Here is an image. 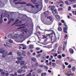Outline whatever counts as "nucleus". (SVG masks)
<instances>
[{
    "label": "nucleus",
    "instance_id": "48",
    "mask_svg": "<svg viewBox=\"0 0 76 76\" xmlns=\"http://www.w3.org/2000/svg\"><path fill=\"white\" fill-rule=\"evenodd\" d=\"M65 3L66 4H68L69 3V2H68V1H65Z\"/></svg>",
    "mask_w": 76,
    "mask_h": 76
},
{
    "label": "nucleus",
    "instance_id": "46",
    "mask_svg": "<svg viewBox=\"0 0 76 76\" xmlns=\"http://www.w3.org/2000/svg\"><path fill=\"white\" fill-rule=\"evenodd\" d=\"M62 66L63 67V69H65V65H64V64H63L62 65Z\"/></svg>",
    "mask_w": 76,
    "mask_h": 76
},
{
    "label": "nucleus",
    "instance_id": "29",
    "mask_svg": "<svg viewBox=\"0 0 76 76\" xmlns=\"http://www.w3.org/2000/svg\"><path fill=\"white\" fill-rule=\"evenodd\" d=\"M23 48H22L23 50H25V49H26V45H24L23 46Z\"/></svg>",
    "mask_w": 76,
    "mask_h": 76
},
{
    "label": "nucleus",
    "instance_id": "64",
    "mask_svg": "<svg viewBox=\"0 0 76 76\" xmlns=\"http://www.w3.org/2000/svg\"><path fill=\"white\" fill-rule=\"evenodd\" d=\"M5 75H6V76H8V75H9V73H6V74H5Z\"/></svg>",
    "mask_w": 76,
    "mask_h": 76
},
{
    "label": "nucleus",
    "instance_id": "61",
    "mask_svg": "<svg viewBox=\"0 0 76 76\" xmlns=\"http://www.w3.org/2000/svg\"><path fill=\"white\" fill-rule=\"evenodd\" d=\"M14 75L15 76H18V75L17 74V72H15V74H14Z\"/></svg>",
    "mask_w": 76,
    "mask_h": 76
},
{
    "label": "nucleus",
    "instance_id": "3",
    "mask_svg": "<svg viewBox=\"0 0 76 76\" xmlns=\"http://www.w3.org/2000/svg\"><path fill=\"white\" fill-rule=\"evenodd\" d=\"M23 37V34L21 33L20 35V40L19 42H22L25 39Z\"/></svg>",
    "mask_w": 76,
    "mask_h": 76
},
{
    "label": "nucleus",
    "instance_id": "25",
    "mask_svg": "<svg viewBox=\"0 0 76 76\" xmlns=\"http://www.w3.org/2000/svg\"><path fill=\"white\" fill-rule=\"evenodd\" d=\"M31 76H35V72H32V75Z\"/></svg>",
    "mask_w": 76,
    "mask_h": 76
},
{
    "label": "nucleus",
    "instance_id": "52",
    "mask_svg": "<svg viewBox=\"0 0 76 76\" xmlns=\"http://www.w3.org/2000/svg\"><path fill=\"white\" fill-rule=\"evenodd\" d=\"M63 50H65V45H64L63 47Z\"/></svg>",
    "mask_w": 76,
    "mask_h": 76
},
{
    "label": "nucleus",
    "instance_id": "9",
    "mask_svg": "<svg viewBox=\"0 0 76 76\" xmlns=\"http://www.w3.org/2000/svg\"><path fill=\"white\" fill-rule=\"evenodd\" d=\"M65 75L66 76H70L71 75L72 76L73 75V74L72 73H70V72L69 71H68L67 72L65 73Z\"/></svg>",
    "mask_w": 76,
    "mask_h": 76
},
{
    "label": "nucleus",
    "instance_id": "40",
    "mask_svg": "<svg viewBox=\"0 0 76 76\" xmlns=\"http://www.w3.org/2000/svg\"><path fill=\"white\" fill-rule=\"evenodd\" d=\"M23 31H24V32H25V33H27V29H23Z\"/></svg>",
    "mask_w": 76,
    "mask_h": 76
},
{
    "label": "nucleus",
    "instance_id": "47",
    "mask_svg": "<svg viewBox=\"0 0 76 76\" xmlns=\"http://www.w3.org/2000/svg\"><path fill=\"white\" fill-rule=\"evenodd\" d=\"M65 65L67 66V65H69V63H68L66 62H65Z\"/></svg>",
    "mask_w": 76,
    "mask_h": 76
},
{
    "label": "nucleus",
    "instance_id": "51",
    "mask_svg": "<svg viewBox=\"0 0 76 76\" xmlns=\"http://www.w3.org/2000/svg\"><path fill=\"white\" fill-rule=\"evenodd\" d=\"M76 0H69V1H71V2H73V1H75Z\"/></svg>",
    "mask_w": 76,
    "mask_h": 76
},
{
    "label": "nucleus",
    "instance_id": "32",
    "mask_svg": "<svg viewBox=\"0 0 76 76\" xmlns=\"http://www.w3.org/2000/svg\"><path fill=\"white\" fill-rule=\"evenodd\" d=\"M41 56V54H38L36 55V57L38 58V57H40Z\"/></svg>",
    "mask_w": 76,
    "mask_h": 76
},
{
    "label": "nucleus",
    "instance_id": "12",
    "mask_svg": "<svg viewBox=\"0 0 76 76\" xmlns=\"http://www.w3.org/2000/svg\"><path fill=\"white\" fill-rule=\"evenodd\" d=\"M69 50L71 54H72L74 53V50H73V49L72 48L69 49Z\"/></svg>",
    "mask_w": 76,
    "mask_h": 76
},
{
    "label": "nucleus",
    "instance_id": "28",
    "mask_svg": "<svg viewBox=\"0 0 76 76\" xmlns=\"http://www.w3.org/2000/svg\"><path fill=\"white\" fill-rule=\"evenodd\" d=\"M37 60V58H35V57H33L32 58V61H36V60Z\"/></svg>",
    "mask_w": 76,
    "mask_h": 76
},
{
    "label": "nucleus",
    "instance_id": "41",
    "mask_svg": "<svg viewBox=\"0 0 76 76\" xmlns=\"http://www.w3.org/2000/svg\"><path fill=\"white\" fill-rule=\"evenodd\" d=\"M9 55H12V52H10L8 54L7 56H9Z\"/></svg>",
    "mask_w": 76,
    "mask_h": 76
},
{
    "label": "nucleus",
    "instance_id": "36",
    "mask_svg": "<svg viewBox=\"0 0 76 76\" xmlns=\"http://www.w3.org/2000/svg\"><path fill=\"white\" fill-rule=\"evenodd\" d=\"M39 67L40 68H42V67H44V65H39Z\"/></svg>",
    "mask_w": 76,
    "mask_h": 76
},
{
    "label": "nucleus",
    "instance_id": "57",
    "mask_svg": "<svg viewBox=\"0 0 76 76\" xmlns=\"http://www.w3.org/2000/svg\"><path fill=\"white\" fill-rule=\"evenodd\" d=\"M73 7L74 8H76V4H75L74 5H73Z\"/></svg>",
    "mask_w": 76,
    "mask_h": 76
},
{
    "label": "nucleus",
    "instance_id": "16",
    "mask_svg": "<svg viewBox=\"0 0 76 76\" xmlns=\"http://www.w3.org/2000/svg\"><path fill=\"white\" fill-rule=\"evenodd\" d=\"M36 67H35V66H34V65H31V69H33L34 70H36Z\"/></svg>",
    "mask_w": 76,
    "mask_h": 76
},
{
    "label": "nucleus",
    "instance_id": "22",
    "mask_svg": "<svg viewBox=\"0 0 76 76\" xmlns=\"http://www.w3.org/2000/svg\"><path fill=\"white\" fill-rule=\"evenodd\" d=\"M56 40H57V39L56 38V36H55L54 37V38L53 39V42H56Z\"/></svg>",
    "mask_w": 76,
    "mask_h": 76
},
{
    "label": "nucleus",
    "instance_id": "8",
    "mask_svg": "<svg viewBox=\"0 0 76 76\" xmlns=\"http://www.w3.org/2000/svg\"><path fill=\"white\" fill-rule=\"evenodd\" d=\"M35 6H36L37 8H38V9H40V10H42V5H39L38 4V3H37V4H35Z\"/></svg>",
    "mask_w": 76,
    "mask_h": 76
},
{
    "label": "nucleus",
    "instance_id": "62",
    "mask_svg": "<svg viewBox=\"0 0 76 76\" xmlns=\"http://www.w3.org/2000/svg\"><path fill=\"white\" fill-rule=\"evenodd\" d=\"M15 63H17V64H19V61H16Z\"/></svg>",
    "mask_w": 76,
    "mask_h": 76
},
{
    "label": "nucleus",
    "instance_id": "14",
    "mask_svg": "<svg viewBox=\"0 0 76 76\" xmlns=\"http://www.w3.org/2000/svg\"><path fill=\"white\" fill-rule=\"evenodd\" d=\"M19 20L18 19H17L14 22V23L12 24L11 26H13V25H15V24H16L18 22V21H19Z\"/></svg>",
    "mask_w": 76,
    "mask_h": 76
},
{
    "label": "nucleus",
    "instance_id": "15",
    "mask_svg": "<svg viewBox=\"0 0 76 76\" xmlns=\"http://www.w3.org/2000/svg\"><path fill=\"white\" fill-rule=\"evenodd\" d=\"M6 45L8 47H12V45L6 42Z\"/></svg>",
    "mask_w": 76,
    "mask_h": 76
},
{
    "label": "nucleus",
    "instance_id": "27",
    "mask_svg": "<svg viewBox=\"0 0 76 76\" xmlns=\"http://www.w3.org/2000/svg\"><path fill=\"white\" fill-rule=\"evenodd\" d=\"M53 55L54 57H57L58 55L57 53H53Z\"/></svg>",
    "mask_w": 76,
    "mask_h": 76
},
{
    "label": "nucleus",
    "instance_id": "21",
    "mask_svg": "<svg viewBox=\"0 0 76 76\" xmlns=\"http://www.w3.org/2000/svg\"><path fill=\"white\" fill-rule=\"evenodd\" d=\"M57 57L58 58H61L62 56L60 55H59L57 56Z\"/></svg>",
    "mask_w": 76,
    "mask_h": 76
},
{
    "label": "nucleus",
    "instance_id": "37",
    "mask_svg": "<svg viewBox=\"0 0 76 76\" xmlns=\"http://www.w3.org/2000/svg\"><path fill=\"white\" fill-rule=\"evenodd\" d=\"M19 4H26V2H23L21 3H20V2H19Z\"/></svg>",
    "mask_w": 76,
    "mask_h": 76
},
{
    "label": "nucleus",
    "instance_id": "43",
    "mask_svg": "<svg viewBox=\"0 0 76 76\" xmlns=\"http://www.w3.org/2000/svg\"><path fill=\"white\" fill-rule=\"evenodd\" d=\"M1 74L2 75H5L6 73H5V72H1Z\"/></svg>",
    "mask_w": 76,
    "mask_h": 76
},
{
    "label": "nucleus",
    "instance_id": "24",
    "mask_svg": "<svg viewBox=\"0 0 76 76\" xmlns=\"http://www.w3.org/2000/svg\"><path fill=\"white\" fill-rule=\"evenodd\" d=\"M58 30L59 31H62V28H61V27H58Z\"/></svg>",
    "mask_w": 76,
    "mask_h": 76
},
{
    "label": "nucleus",
    "instance_id": "42",
    "mask_svg": "<svg viewBox=\"0 0 76 76\" xmlns=\"http://www.w3.org/2000/svg\"><path fill=\"white\" fill-rule=\"evenodd\" d=\"M53 34L51 33L50 34H46V35H47V37L50 36V35H51Z\"/></svg>",
    "mask_w": 76,
    "mask_h": 76
},
{
    "label": "nucleus",
    "instance_id": "35",
    "mask_svg": "<svg viewBox=\"0 0 76 76\" xmlns=\"http://www.w3.org/2000/svg\"><path fill=\"white\" fill-rule=\"evenodd\" d=\"M58 10L59 11H60V10L62 11V10H63V8H62L59 7L58 9Z\"/></svg>",
    "mask_w": 76,
    "mask_h": 76
},
{
    "label": "nucleus",
    "instance_id": "59",
    "mask_svg": "<svg viewBox=\"0 0 76 76\" xmlns=\"http://www.w3.org/2000/svg\"><path fill=\"white\" fill-rule=\"evenodd\" d=\"M31 76V73H29L26 76Z\"/></svg>",
    "mask_w": 76,
    "mask_h": 76
},
{
    "label": "nucleus",
    "instance_id": "5",
    "mask_svg": "<svg viewBox=\"0 0 76 76\" xmlns=\"http://www.w3.org/2000/svg\"><path fill=\"white\" fill-rule=\"evenodd\" d=\"M43 23L45 25H51L52 23L51 21H49L48 20L47 21H43Z\"/></svg>",
    "mask_w": 76,
    "mask_h": 76
},
{
    "label": "nucleus",
    "instance_id": "49",
    "mask_svg": "<svg viewBox=\"0 0 76 76\" xmlns=\"http://www.w3.org/2000/svg\"><path fill=\"white\" fill-rule=\"evenodd\" d=\"M44 67L46 69H48V66H44Z\"/></svg>",
    "mask_w": 76,
    "mask_h": 76
},
{
    "label": "nucleus",
    "instance_id": "54",
    "mask_svg": "<svg viewBox=\"0 0 76 76\" xmlns=\"http://www.w3.org/2000/svg\"><path fill=\"white\" fill-rule=\"evenodd\" d=\"M23 67H24L25 69H26L27 68V66L26 65H25V66L24 65V66Z\"/></svg>",
    "mask_w": 76,
    "mask_h": 76
},
{
    "label": "nucleus",
    "instance_id": "38",
    "mask_svg": "<svg viewBox=\"0 0 76 76\" xmlns=\"http://www.w3.org/2000/svg\"><path fill=\"white\" fill-rule=\"evenodd\" d=\"M9 42L10 43H13V41H12V40L11 39H9Z\"/></svg>",
    "mask_w": 76,
    "mask_h": 76
},
{
    "label": "nucleus",
    "instance_id": "31",
    "mask_svg": "<svg viewBox=\"0 0 76 76\" xmlns=\"http://www.w3.org/2000/svg\"><path fill=\"white\" fill-rule=\"evenodd\" d=\"M37 72L39 73H41L42 72V70L41 69H39L37 70Z\"/></svg>",
    "mask_w": 76,
    "mask_h": 76
},
{
    "label": "nucleus",
    "instance_id": "45",
    "mask_svg": "<svg viewBox=\"0 0 76 76\" xmlns=\"http://www.w3.org/2000/svg\"><path fill=\"white\" fill-rule=\"evenodd\" d=\"M71 10V7H69V8L68 9V11H70Z\"/></svg>",
    "mask_w": 76,
    "mask_h": 76
},
{
    "label": "nucleus",
    "instance_id": "1",
    "mask_svg": "<svg viewBox=\"0 0 76 76\" xmlns=\"http://www.w3.org/2000/svg\"><path fill=\"white\" fill-rule=\"evenodd\" d=\"M0 53H1L3 54L2 55V58L6 57V56L8 54V52L7 51H6V50H3V48H0Z\"/></svg>",
    "mask_w": 76,
    "mask_h": 76
},
{
    "label": "nucleus",
    "instance_id": "55",
    "mask_svg": "<svg viewBox=\"0 0 76 76\" xmlns=\"http://www.w3.org/2000/svg\"><path fill=\"white\" fill-rule=\"evenodd\" d=\"M68 68H71L72 66H71V65L70 64H69L68 66Z\"/></svg>",
    "mask_w": 76,
    "mask_h": 76
},
{
    "label": "nucleus",
    "instance_id": "11",
    "mask_svg": "<svg viewBox=\"0 0 76 76\" xmlns=\"http://www.w3.org/2000/svg\"><path fill=\"white\" fill-rule=\"evenodd\" d=\"M50 9L51 10H52V11L56 10V7L54 6H52V7H51Z\"/></svg>",
    "mask_w": 76,
    "mask_h": 76
},
{
    "label": "nucleus",
    "instance_id": "2",
    "mask_svg": "<svg viewBox=\"0 0 76 76\" xmlns=\"http://www.w3.org/2000/svg\"><path fill=\"white\" fill-rule=\"evenodd\" d=\"M21 16H22V17L20 18V19L23 21H25V20L26 19L27 16L26 15L20 14V18Z\"/></svg>",
    "mask_w": 76,
    "mask_h": 76
},
{
    "label": "nucleus",
    "instance_id": "18",
    "mask_svg": "<svg viewBox=\"0 0 76 76\" xmlns=\"http://www.w3.org/2000/svg\"><path fill=\"white\" fill-rule=\"evenodd\" d=\"M55 17L57 19H60V16L57 15H55Z\"/></svg>",
    "mask_w": 76,
    "mask_h": 76
},
{
    "label": "nucleus",
    "instance_id": "17",
    "mask_svg": "<svg viewBox=\"0 0 76 76\" xmlns=\"http://www.w3.org/2000/svg\"><path fill=\"white\" fill-rule=\"evenodd\" d=\"M47 73L46 72H43V73H42L41 74V76H45L47 75Z\"/></svg>",
    "mask_w": 76,
    "mask_h": 76
},
{
    "label": "nucleus",
    "instance_id": "26",
    "mask_svg": "<svg viewBox=\"0 0 76 76\" xmlns=\"http://www.w3.org/2000/svg\"><path fill=\"white\" fill-rule=\"evenodd\" d=\"M49 14V12L48 11H46L44 12V15H48Z\"/></svg>",
    "mask_w": 76,
    "mask_h": 76
},
{
    "label": "nucleus",
    "instance_id": "44",
    "mask_svg": "<svg viewBox=\"0 0 76 76\" xmlns=\"http://www.w3.org/2000/svg\"><path fill=\"white\" fill-rule=\"evenodd\" d=\"M31 5V4H27L26 6H30Z\"/></svg>",
    "mask_w": 76,
    "mask_h": 76
},
{
    "label": "nucleus",
    "instance_id": "56",
    "mask_svg": "<svg viewBox=\"0 0 76 76\" xmlns=\"http://www.w3.org/2000/svg\"><path fill=\"white\" fill-rule=\"evenodd\" d=\"M19 4V2H17L15 3V4Z\"/></svg>",
    "mask_w": 76,
    "mask_h": 76
},
{
    "label": "nucleus",
    "instance_id": "39",
    "mask_svg": "<svg viewBox=\"0 0 76 76\" xmlns=\"http://www.w3.org/2000/svg\"><path fill=\"white\" fill-rule=\"evenodd\" d=\"M43 37L42 38V39H44L45 38H47V36H46L45 35H43Z\"/></svg>",
    "mask_w": 76,
    "mask_h": 76
},
{
    "label": "nucleus",
    "instance_id": "20",
    "mask_svg": "<svg viewBox=\"0 0 76 76\" xmlns=\"http://www.w3.org/2000/svg\"><path fill=\"white\" fill-rule=\"evenodd\" d=\"M29 48L30 49H32L33 48H34V45H30L29 46Z\"/></svg>",
    "mask_w": 76,
    "mask_h": 76
},
{
    "label": "nucleus",
    "instance_id": "13",
    "mask_svg": "<svg viewBox=\"0 0 76 76\" xmlns=\"http://www.w3.org/2000/svg\"><path fill=\"white\" fill-rule=\"evenodd\" d=\"M52 11V13L53 14H58V12H57V10H53Z\"/></svg>",
    "mask_w": 76,
    "mask_h": 76
},
{
    "label": "nucleus",
    "instance_id": "60",
    "mask_svg": "<svg viewBox=\"0 0 76 76\" xmlns=\"http://www.w3.org/2000/svg\"><path fill=\"white\" fill-rule=\"evenodd\" d=\"M27 54H28V55H31V53L29 52H28Z\"/></svg>",
    "mask_w": 76,
    "mask_h": 76
},
{
    "label": "nucleus",
    "instance_id": "58",
    "mask_svg": "<svg viewBox=\"0 0 76 76\" xmlns=\"http://www.w3.org/2000/svg\"><path fill=\"white\" fill-rule=\"evenodd\" d=\"M59 6H60V7H63V4H60V5H59Z\"/></svg>",
    "mask_w": 76,
    "mask_h": 76
},
{
    "label": "nucleus",
    "instance_id": "7",
    "mask_svg": "<svg viewBox=\"0 0 76 76\" xmlns=\"http://www.w3.org/2000/svg\"><path fill=\"white\" fill-rule=\"evenodd\" d=\"M26 56V55L25 54V53L23 54L22 53L20 52H19V59L22 60V58H23V57H22V56Z\"/></svg>",
    "mask_w": 76,
    "mask_h": 76
},
{
    "label": "nucleus",
    "instance_id": "63",
    "mask_svg": "<svg viewBox=\"0 0 76 76\" xmlns=\"http://www.w3.org/2000/svg\"><path fill=\"white\" fill-rule=\"evenodd\" d=\"M62 56L63 57H65V55L64 54H62Z\"/></svg>",
    "mask_w": 76,
    "mask_h": 76
},
{
    "label": "nucleus",
    "instance_id": "19",
    "mask_svg": "<svg viewBox=\"0 0 76 76\" xmlns=\"http://www.w3.org/2000/svg\"><path fill=\"white\" fill-rule=\"evenodd\" d=\"M72 72H75L76 70V68L74 66L72 68Z\"/></svg>",
    "mask_w": 76,
    "mask_h": 76
},
{
    "label": "nucleus",
    "instance_id": "53",
    "mask_svg": "<svg viewBox=\"0 0 76 76\" xmlns=\"http://www.w3.org/2000/svg\"><path fill=\"white\" fill-rule=\"evenodd\" d=\"M25 28V26H22L21 27H19L20 29H21V28Z\"/></svg>",
    "mask_w": 76,
    "mask_h": 76
},
{
    "label": "nucleus",
    "instance_id": "33",
    "mask_svg": "<svg viewBox=\"0 0 76 76\" xmlns=\"http://www.w3.org/2000/svg\"><path fill=\"white\" fill-rule=\"evenodd\" d=\"M12 34H9L8 36V38H12Z\"/></svg>",
    "mask_w": 76,
    "mask_h": 76
},
{
    "label": "nucleus",
    "instance_id": "23",
    "mask_svg": "<svg viewBox=\"0 0 76 76\" xmlns=\"http://www.w3.org/2000/svg\"><path fill=\"white\" fill-rule=\"evenodd\" d=\"M52 64L53 67H55V66H56V64L55 63H52Z\"/></svg>",
    "mask_w": 76,
    "mask_h": 76
},
{
    "label": "nucleus",
    "instance_id": "10",
    "mask_svg": "<svg viewBox=\"0 0 76 76\" xmlns=\"http://www.w3.org/2000/svg\"><path fill=\"white\" fill-rule=\"evenodd\" d=\"M14 38L15 39H17L19 37V35H18V34H15L14 35Z\"/></svg>",
    "mask_w": 76,
    "mask_h": 76
},
{
    "label": "nucleus",
    "instance_id": "6",
    "mask_svg": "<svg viewBox=\"0 0 76 76\" xmlns=\"http://www.w3.org/2000/svg\"><path fill=\"white\" fill-rule=\"evenodd\" d=\"M20 65L21 66V69H23V67H24V63H25L24 61H22V60H20Z\"/></svg>",
    "mask_w": 76,
    "mask_h": 76
},
{
    "label": "nucleus",
    "instance_id": "50",
    "mask_svg": "<svg viewBox=\"0 0 76 76\" xmlns=\"http://www.w3.org/2000/svg\"><path fill=\"white\" fill-rule=\"evenodd\" d=\"M35 66H36V67H37L38 66V63L37 62L35 64Z\"/></svg>",
    "mask_w": 76,
    "mask_h": 76
},
{
    "label": "nucleus",
    "instance_id": "30",
    "mask_svg": "<svg viewBox=\"0 0 76 76\" xmlns=\"http://www.w3.org/2000/svg\"><path fill=\"white\" fill-rule=\"evenodd\" d=\"M47 18H48V19H49L50 20H51L52 19V17L50 16L47 17Z\"/></svg>",
    "mask_w": 76,
    "mask_h": 76
},
{
    "label": "nucleus",
    "instance_id": "34",
    "mask_svg": "<svg viewBox=\"0 0 76 76\" xmlns=\"http://www.w3.org/2000/svg\"><path fill=\"white\" fill-rule=\"evenodd\" d=\"M56 51V50H55V49H53L51 51H50V52H53V53H55Z\"/></svg>",
    "mask_w": 76,
    "mask_h": 76
},
{
    "label": "nucleus",
    "instance_id": "4",
    "mask_svg": "<svg viewBox=\"0 0 76 76\" xmlns=\"http://www.w3.org/2000/svg\"><path fill=\"white\" fill-rule=\"evenodd\" d=\"M64 25L65 26V27H64L63 29V31L65 33H66V34H67V31L66 30H67L68 28H67V26L66 25V23H64Z\"/></svg>",
    "mask_w": 76,
    "mask_h": 76
}]
</instances>
